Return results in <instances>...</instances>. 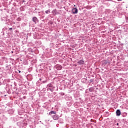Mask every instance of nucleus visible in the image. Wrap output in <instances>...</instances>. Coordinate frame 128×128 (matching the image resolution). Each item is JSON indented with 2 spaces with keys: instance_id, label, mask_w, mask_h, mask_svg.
<instances>
[{
  "instance_id": "obj_1",
  "label": "nucleus",
  "mask_w": 128,
  "mask_h": 128,
  "mask_svg": "<svg viewBox=\"0 0 128 128\" xmlns=\"http://www.w3.org/2000/svg\"><path fill=\"white\" fill-rule=\"evenodd\" d=\"M78 8H74L72 9V13H73L74 14H78Z\"/></svg>"
},
{
  "instance_id": "obj_2",
  "label": "nucleus",
  "mask_w": 128,
  "mask_h": 128,
  "mask_svg": "<svg viewBox=\"0 0 128 128\" xmlns=\"http://www.w3.org/2000/svg\"><path fill=\"white\" fill-rule=\"evenodd\" d=\"M52 118L54 120H58L60 118V117L58 116V115L55 114L52 116Z\"/></svg>"
},
{
  "instance_id": "obj_3",
  "label": "nucleus",
  "mask_w": 128,
  "mask_h": 128,
  "mask_svg": "<svg viewBox=\"0 0 128 128\" xmlns=\"http://www.w3.org/2000/svg\"><path fill=\"white\" fill-rule=\"evenodd\" d=\"M32 22H34L35 24H36V22H38V20L36 17H33Z\"/></svg>"
},
{
  "instance_id": "obj_4",
  "label": "nucleus",
  "mask_w": 128,
  "mask_h": 128,
  "mask_svg": "<svg viewBox=\"0 0 128 128\" xmlns=\"http://www.w3.org/2000/svg\"><path fill=\"white\" fill-rule=\"evenodd\" d=\"M120 110H118L116 111V116H120Z\"/></svg>"
},
{
  "instance_id": "obj_5",
  "label": "nucleus",
  "mask_w": 128,
  "mask_h": 128,
  "mask_svg": "<svg viewBox=\"0 0 128 128\" xmlns=\"http://www.w3.org/2000/svg\"><path fill=\"white\" fill-rule=\"evenodd\" d=\"M79 64H84V60H80L78 62Z\"/></svg>"
},
{
  "instance_id": "obj_6",
  "label": "nucleus",
  "mask_w": 128,
  "mask_h": 128,
  "mask_svg": "<svg viewBox=\"0 0 128 128\" xmlns=\"http://www.w3.org/2000/svg\"><path fill=\"white\" fill-rule=\"evenodd\" d=\"M56 114V112H54L53 110L50 111L49 112V115L50 116H52V114Z\"/></svg>"
},
{
  "instance_id": "obj_7",
  "label": "nucleus",
  "mask_w": 128,
  "mask_h": 128,
  "mask_svg": "<svg viewBox=\"0 0 128 128\" xmlns=\"http://www.w3.org/2000/svg\"><path fill=\"white\" fill-rule=\"evenodd\" d=\"M57 70H62V66L58 65V66H57Z\"/></svg>"
},
{
  "instance_id": "obj_8",
  "label": "nucleus",
  "mask_w": 128,
  "mask_h": 128,
  "mask_svg": "<svg viewBox=\"0 0 128 128\" xmlns=\"http://www.w3.org/2000/svg\"><path fill=\"white\" fill-rule=\"evenodd\" d=\"M45 12H46V14H50V10H48L45 11Z\"/></svg>"
},
{
  "instance_id": "obj_9",
  "label": "nucleus",
  "mask_w": 128,
  "mask_h": 128,
  "mask_svg": "<svg viewBox=\"0 0 128 128\" xmlns=\"http://www.w3.org/2000/svg\"><path fill=\"white\" fill-rule=\"evenodd\" d=\"M52 12L54 14H56V9H54L52 11Z\"/></svg>"
},
{
  "instance_id": "obj_10",
  "label": "nucleus",
  "mask_w": 128,
  "mask_h": 128,
  "mask_svg": "<svg viewBox=\"0 0 128 128\" xmlns=\"http://www.w3.org/2000/svg\"><path fill=\"white\" fill-rule=\"evenodd\" d=\"M9 114H14V111L12 110H10Z\"/></svg>"
},
{
  "instance_id": "obj_11",
  "label": "nucleus",
  "mask_w": 128,
  "mask_h": 128,
  "mask_svg": "<svg viewBox=\"0 0 128 128\" xmlns=\"http://www.w3.org/2000/svg\"><path fill=\"white\" fill-rule=\"evenodd\" d=\"M104 63L105 64H110V62L108 61L105 60L104 62Z\"/></svg>"
},
{
  "instance_id": "obj_12",
  "label": "nucleus",
  "mask_w": 128,
  "mask_h": 128,
  "mask_svg": "<svg viewBox=\"0 0 128 128\" xmlns=\"http://www.w3.org/2000/svg\"><path fill=\"white\" fill-rule=\"evenodd\" d=\"M48 86H50V88H52V84H48Z\"/></svg>"
},
{
  "instance_id": "obj_13",
  "label": "nucleus",
  "mask_w": 128,
  "mask_h": 128,
  "mask_svg": "<svg viewBox=\"0 0 128 128\" xmlns=\"http://www.w3.org/2000/svg\"><path fill=\"white\" fill-rule=\"evenodd\" d=\"M12 30V28H10L9 30Z\"/></svg>"
},
{
  "instance_id": "obj_14",
  "label": "nucleus",
  "mask_w": 128,
  "mask_h": 128,
  "mask_svg": "<svg viewBox=\"0 0 128 128\" xmlns=\"http://www.w3.org/2000/svg\"><path fill=\"white\" fill-rule=\"evenodd\" d=\"M89 90H90V92H92V88H90L89 89Z\"/></svg>"
},
{
  "instance_id": "obj_15",
  "label": "nucleus",
  "mask_w": 128,
  "mask_h": 128,
  "mask_svg": "<svg viewBox=\"0 0 128 128\" xmlns=\"http://www.w3.org/2000/svg\"><path fill=\"white\" fill-rule=\"evenodd\" d=\"M18 72H19V73H20V71L19 70V71H18Z\"/></svg>"
},
{
  "instance_id": "obj_16",
  "label": "nucleus",
  "mask_w": 128,
  "mask_h": 128,
  "mask_svg": "<svg viewBox=\"0 0 128 128\" xmlns=\"http://www.w3.org/2000/svg\"><path fill=\"white\" fill-rule=\"evenodd\" d=\"M40 80H42V78H40Z\"/></svg>"
},
{
  "instance_id": "obj_17",
  "label": "nucleus",
  "mask_w": 128,
  "mask_h": 128,
  "mask_svg": "<svg viewBox=\"0 0 128 128\" xmlns=\"http://www.w3.org/2000/svg\"><path fill=\"white\" fill-rule=\"evenodd\" d=\"M117 125H118V123L117 124Z\"/></svg>"
},
{
  "instance_id": "obj_18",
  "label": "nucleus",
  "mask_w": 128,
  "mask_h": 128,
  "mask_svg": "<svg viewBox=\"0 0 128 128\" xmlns=\"http://www.w3.org/2000/svg\"><path fill=\"white\" fill-rule=\"evenodd\" d=\"M10 112H12V111L11 112L10 111Z\"/></svg>"
}]
</instances>
